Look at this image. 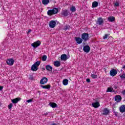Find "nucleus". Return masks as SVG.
Returning <instances> with one entry per match:
<instances>
[{
    "mask_svg": "<svg viewBox=\"0 0 125 125\" xmlns=\"http://www.w3.org/2000/svg\"><path fill=\"white\" fill-rule=\"evenodd\" d=\"M41 65V62L40 61H37L34 64H33L31 66V71H33V72H36V71H38V69L39 68V66Z\"/></svg>",
    "mask_w": 125,
    "mask_h": 125,
    "instance_id": "f257e3e1",
    "label": "nucleus"
},
{
    "mask_svg": "<svg viewBox=\"0 0 125 125\" xmlns=\"http://www.w3.org/2000/svg\"><path fill=\"white\" fill-rule=\"evenodd\" d=\"M81 39L84 42H87L89 40V35L88 33H84L82 34Z\"/></svg>",
    "mask_w": 125,
    "mask_h": 125,
    "instance_id": "f03ea898",
    "label": "nucleus"
},
{
    "mask_svg": "<svg viewBox=\"0 0 125 125\" xmlns=\"http://www.w3.org/2000/svg\"><path fill=\"white\" fill-rule=\"evenodd\" d=\"M58 12V9L57 8H54L52 10H49L47 12V14L49 16L53 15V14H56Z\"/></svg>",
    "mask_w": 125,
    "mask_h": 125,
    "instance_id": "7ed1b4c3",
    "label": "nucleus"
},
{
    "mask_svg": "<svg viewBox=\"0 0 125 125\" xmlns=\"http://www.w3.org/2000/svg\"><path fill=\"white\" fill-rule=\"evenodd\" d=\"M61 14L63 17H67L70 14V12L67 9L63 10L62 11Z\"/></svg>",
    "mask_w": 125,
    "mask_h": 125,
    "instance_id": "20e7f679",
    "label": "nucleus"
},
{
    "mask_svg": "<svg viewBox=\"0 0 125 125\" xmlns=\"http://www.w3.org/2000/svg\"><path fill=\"white\" fill-rule=\"evenodd\" d=\"M41 41H38L31 44V46H33L34 48H37V47L41 45Z\"/></svg>",
    "mask_w": 125,
    "mask_h": 125,
    "instance_id": "39448f33",
    "label": "nucleus"
},
{
    "mask_svg": "<svg viewBox=\"0 0 125 125\" xmlns=\"http://www.w3.org/2000/svg\"><path fill=\"white\" fill-rule=\"evenodd\" d=\"M6 62L7 65H9V66H12V65L14 64V60H13L12 58H10L7 59Z\"/></svg>",
    "mask_w": 125,
    "mask_h": 125,
    "instance_id": "423d86ee",
    "label": "nucleus"
},
{
    "mask_svg": "<svg viewBox=\"0 0 125 125\" xmlns=\"http://www.w3.org/2000/svg\"><path fill=\"white\" fill-rule=\"evenodd\" d=\"M70 58V56H67L66 54H62L61 56V60L62 61H66L67 59H69Z\"/></svg>",
    "mask_w": 125,
    "mask_h": 125,
    "instance_id": "0eeeda50",
    "label": "nucleus"
},
{
    "mask_svg": "<svg viewBox=\"0 0 125 125\" xmlns=\"http://www.w3.org/2000/svg\"><path fill=\"white\" fill-rule=\"evenodd\" d=\"M118 74V71L115 69H112L110 71V75L112 77H115Z\"/></svg>",
    "mask_w": 125,
    "mask_h": 125,
    "instance_id": "6e6552de",
    "label": "nucleus"
},
{
    "mask_svg": "<svg viewBox=\"0 0 125 125\" xmlns=\"http://www.w3.org/2000/svg\"><path fill=\"white\" fill-rule=\"evenodd\" d=\"M83 50L84 52H86V53H88L89 51H90V47L88 45H85L83 46Z\"/></svg>",
    "mask_w": 125,
    "mask_h": 125,
    "instance_id": "1a4fd4ad",
    "label": "nucleus"
},
{
    "mask_svg": "<svg viewBox=\"0 0 125 125\" xmlns=\"http://www.w3.org/2000/svg\"><path fill=\"white\" fill-rule=\"evenodd\" d=\"M48 81V79H47V78L46 77H43L42 78V79L40 81V83L41 84H44V83H46Z\"/></svg>",
    "mask_w": 125,
    "mask_h": 125,
    "instance_id": "9d476101",
    "label": "nucleus"
},
{
    "mask_svg": "<svg viewBox=\"0 0 125 125\" xmlns=\"http://www.w3.org/2000/svg\"><path fill=\"white\" fill-rule=\"evenodd\" d=\"M97 24L98 25H102L103 23H104V21H103V19L102 18H99L98 19V21H97Z\"/></svg>",
    "mask_w": 125,
    "mask_h": 125,
    "instance_id": "9b49d317",
    "label": "nucleus"
},
{
    "mask_svg": "<svg viewBox=\"0 0 125 125\" xmlns=\"http://www.w3.org/2000/svg\"><path fill=\"white\" fill-rule=\"evenodd\" d=\"M56 25V22L55 21H51L49 22V27L50 28H54Z\"/></svg>",
    "mask_w": 125,
    "mask_h": 125,
    "instance_id": "f8f14e48",
    "label": "nucleus"
},
{
    "mask_svg": "<svg viewBox=\"0 0 125 125\" xmlns=\"http://www.w3.org/2000/svg\"><path fill=\"white\" fill-rule=\"evenodd\" d=\"M75 40L78 44H81L83 42V39L80 37H75Z\"/></svg>",
    "mask_w": 125,
    "mask_h": 125,
    "instance_id": "ddd939ff",
    "label": "nucleus"
},
{
    "mask_svg": "<svg viewBox=\"0 0 125 125\" xmlns=\"http://www.w3.org/2000/svg\"><path fill=\"white\" fill-rule=\"evenodd\" d=\"M40 86L42 88H43L44 89H47L48 90H49V89H50V87H51L50 84H47L46 85H41Z\"/></svg>",
    "mask_w": 125,
    "mask_h": 125,
    "instance_id": "4468645a",
    "label": "nucleus"
},
{
    "mask_svg": "<svg viewBox=\"0 0 125 125\" xmlns=\"http://www.w3.org/2000/svg\"><path fill=\"white\" fill-rule=\"evenodd\" d=\"M110 113V110L108 109V108H104L103 111V115H104L105 116H107Z\"/></svg>",
    "mask_w": 125,
    "mask_h": 125,
    "instance_id": "2eb2a0df",
    "label": "nucleus"
},
{
    "mask_svg": "<svg viewBox=\"0 0 125 125\" xmlns=\"http://www.w3.org/2000/svg\"><path fill=\"white\" fill-rule=\"evenodd\" d=\"M21 100V98H16V99H14L12 100V102L13 104H16L19 102Z\"/></svg>",
    "mask_w": 125,
    "mask_h": 125,
    "instance_id": "dca6fc26",
    "label": "nucleus"
},
{
    "mask_svg": "<svg viewBox=\"0 0 125 125\" xmlns=\"http://www.w3.org/2000/svg\"><path fill=\"white\" fill-rule=\"evenodd\" d=\"M120 113H125V105L123 104L119 107Z\"/></svg>",
    "mask_w": 125,
    "mask_h": 125,
    "instance_id": "f3484780",
    "label": "nucleus"
},
{
    "mask_svg": "<svg viewBox=\"0 0 125 125\" xmlns=\"http://www.w3.org/2000/svg\"><path fill=\"white\" fill-rule=\"evenodd\" d=\"M122 100V97L120 95H117L115 97V101H117V102H121Z\"/></svg>",
    "mask_w": 125,
    "mask_h": 125,
    "instance_id": "a211bd4d",
    "label": "nucleus"
},
{
    "mask_svg": "<svg viewBox=\"0 0 125 125\" xmlns=\"http://www.w3.org/2000/svg\"><path fill=\"white\" fill-rule=\"evenodd\" d=\"M107 20L109 22H115V21H116V19L114 17L110 16L108 17Z\"/></svg>",
    "mask_w": 125,
    "mask_h": 125,
    "instance_id": "6ab92c4d",
    "label": "nucleus"
},
{
    "mask_svg": "<svg viewBox=\"0 0 125 125\" xmlns=\"http://www.w3.org/2000/svg\"><path fill=\"white\" fill-rule=\"evenodd\" d=\"M92 105V107H94V108H98V107L100 106L99 102L93 103Z\"/></svg>",
    "mask_w": 125,
    "mask_h": 125,
    "instance_id": "aec40b11",
    "label": "nucleus"
},
{
    "mask_svg": "<svg viewBox=\"0 0 125 125\" xmlns=\"http://www.w3.org/2000/svg\"><path fill=\"white\" fill-rule=\"evenodd\" d=\"M54 65L55 67H59L61 65V63L60 62L56 61L54 62Z\"/></svg>",
    "mask_w": 125,
    "mask_h": 125,
    "instance_id": "412c9836",
    "label": "nucleus"
},
{
    "mask_svg": "<svg viewBox=\"0 0 125 125\" xmlns=\"http://www.w3.org/2000/svg\"><path fill=\"white\" fill-rule=\"evenodd\" d=\"M49 106L52 107V108H56V107H57V104L55 103H50L49 104Z\"/></svg>",
    "mask_w": 125,
    "mask_h": 125,
    "instance_id": "4be33fe9",
    "label": "nucleus"
},
{
    "mask_svg": "<svg viewBox=\"0 0 125 125\" xmlns=\"http://www.w3.org/2000/svg\"><path fill=\"white\" fill-rule=\"evenodd\" d=\"M45 68L47 71H49V72L52 71V66H50V65H46Z\"/></svg>",
    "mask_w": 125,
    "mask_h": 125,
    "instance_id": "5701e85b",
    "label": "nucleus"
},
{
    "mask_svg": "<svg viewBox=\"0 0 125 125\" xmlns=\"http://www.w3.org/2000/svg\"><path fill=\"white\" fill-rule=\"evenodd\" d=\"M92 6L93 8L97 7V6H98V2H97L96 1H94L92 4Z\"/></svg>",
    "mask_w": 125,
    "mask_h": 125,
    "instance_id": "b1692460",
    "label": "nucleus"
},
{
    "mask_svg": "<svg viewBox=\"0 0 125 125\" xmlns=\"http://www.w3.org/2000/svg\"><path fill=\"white\" fill-rule=\"evenodd\" d=\"M42 3L44 4V5H46L49 3V0H42Z\"/></svg>",
    "mask_w": 125,
    "mask_h": 125,
    "instance_id": "393cba45",
    "label": "nucleus"
},
{
    "mask_svg": "<svg viewBox=\"0 0 125 125\" xmlns=\"http://www.w3.org/2000/svg\"><path fill=\"white\" fill-rule=\"evenodd\" d=\"M68 83H69V80H68V79H64L62 81V83L63 85H67Z\"/></svg>",
    "mask_w": 125,
    "mask_h": 125,
    "instance_id": "a878e982",
    "label": "nucleus"
},
{
    "mask_svg": "<svg viewBox=\"0 0 125 125\" xmlns=\"http://www.w3.org/2000/svg\"><path fill=\"white\" fill-rule=\"evenodd\" d=\"M70 11H71V12H76L77 9H76V7L73 6L71 7H70Z\"/></svg>",
    "mask_w": 125,
    "mask_h": 125,
    "instance_id": "bb28decb",
    "label": "nucleus"
},
{
    "mask_svg": "<svg viewBox=\"0 0 125 125\" xmlns=\"http://www.w3.org/2000/svg\"><path fill=\"white\" fill-rule=\"evenodd\" d=\"M71 28V26L69 25H66L64 26V30H65V31L67 30H70V28Z\"/></svg>",
    "mask_w": 125,
    "mask_h": 125,
    "instance_id": "cd10ccee",
    "label": "nucleus"
},
{
    "mask_svg": "<svg viewBox=\"0 0 125 125\" xmlns=\"http://www.w3.org/2000/svg\"><path fill=\"white\" fill-rule=\"evenodd\" d=\"M106 92H113V88L108 87L106 90Z\"/></svg>",
    "mask_w": 125,
    "mask_h": 125,
    "instance_id": "c85d7f7f",
    "label": "nucleus"
},
{
    "mask_svg": "<svg viewBox=\"0 0 125 125\" xmlns=\"http://www.w3.org/2000/svg\"><path fill=\"white\" fill-rule=\"evenodd\" d=\"M47 58V57L46 55H43L42 57V61H46V59Z\"/></svg>",
    "mask_w": 125,
    "mask_h": 125,
    "instance_id": "c756f323",
    "label": "nucleus"
},
{
    "mask_svg": "<svg viewBox=\"0 0 125 125\" xmlns=\"http://www.w3.org/2000/svg\"><path fill=\"white\" fill-rule=\"evenodd\" d=\"M91 77L92 79H97V75L93 74H91Z\"/></svg>",
    "mask_w": 125,
    "mask_h": 125,
    "instance_id": "7c9ffc66",
    "label": "nucleus"
},
{
    "mask_svg": "<svg viewBox=\"0 0 125 125\" xmlns=\"http://www.w3.org/2000/svg\"><path fill=\"white\" fill-rule=\"evenodd\" d=\"M13 106V104L11 103L8 106V108L9 110H11V108H12V106Z\"/></svg>",
    "mask_w": 125,
    "mask_h": 125,
    "instance_id": "2f4dec72",
    "label": "nucleus"
},
{
    "mask_svg": "<svg viewBox=\"0 0 125 125\" xmlns=\"http://www.w3.org/2000/svg\"><path fill=\"white\" fill-rule=\"evenodd\" d=\"M108 37H109V34H105V35L103 37L104 40H106V39H107V38H108Z\"/></svg>",
    "mask_w": 125,
    "mask_h": 125,
    "instance_id": "473e14b6",
    "label": "nucleus"
},
{
    "mask_svg": "<svg viewBox=\"0 0 125 125\" xmlns=\"http://www.w3.org/2000/svg\"><path fill=\"white\" fill-rule=\"evenodd\" d=\"M121 79H122V80H123V79H125V73L122 74L121 76H120Z\"/></svg>",
    "mask_w": 125,
    "mask_h": 125,
    "instance_id": "72a5a7b5",
    "label": "nucleus"
},
{
    "mask_svg": "<svg viewBox=\"0 0 125 125\" xmlns=\"http://www.w3.org/2000/svg\"><path fill=\"white\" fill-rule=\"evenodd\" d=\"M114 5L116 7L120 6V3H119L118 2H116V3H115Z\"/></svg>",
    "mask_w": 125,
    "mask_h": 125,
    "instance_id": "f704fd0d",
    "label": "nucleus"
},
{
    "mask_svg": "<svg viewBox=\"0 0 125 125\" xmlns=\"http://www.w3.org/2000/svg\"><path fill=\"white\" fill-rule=\"evenodd\" d=\"M26 102H27V103H31V102H33V99H30L28 100H27Z\"/></svg>",
    "mask_w": 125,
    "mask_h": 125,
    "instance_id": "c9c22d12",
    "label": "nucleus"
},
{
    "mask_svg": "<svg viewBox=\"0 0 125 125\" xmlns=\"http://www.w3.org/2000/svg\"><path fill=\"white\" fill-rule=\"evenodd\" d=\"M113 113L116 117H118V112L116 111H114Z\"/></svg>",
    "mask_w": 125,
    "mask_h": 125,
    "instance_id": "e433bc0d",
    "label": "nucleus"
},
{
    "mask_svg": "<svg viewBox=\"0 0 125 125\" xmlns=\"http://www.w3.org/2000/svg\"><path fill=\"white\" fill-rule=\"evenodd\" d=\"M86 82H87V83H90V79H87L86 80Z\"/></svg>",
    "mask_w": 125,
    "mask_h": 125,
    "instance_id": "4c0bfd02",
    "label": "nucleus"
},
{
    "mask_svg": "<svg viewBox=\"0 0 125 125\" xmlns=\"http://www.w3.org/2000/svg\"><path fill=\"white\" fill-rule=\"evenodd\" d=\"M49 113V112H44L43 113V115H44V116H47V115H48Z\"/></svg>",
    "mask_w": 125,
    "mask_h": 125,
    "instance_id": "58836bf2",
    "label": "nucleus"
},
{
    "mask_svg": "<svg viewBox=\"0 0 125 125\" xmlns=\"http://www.w3.org/2000/svg\"><path fill=\"white\" fill-rule=\"evenodd\" d=\"M31 32H32V30L29 29V30H28V32H27V34H30V33H31Z\"/></svg>",
    "mask_w": 125,
    "mask_h": 125,
    "instance_id": "ea45409f",
    "label": "nucleus"
},
{
    "mask_svg": "<svg viewBox=\"0 0 125 125\" xmlns=\"http://www.w3.org/2000/svg\"><path fill=\"white\" fill-rule=\"evenodd\" d=\"M3 88V86H0V90H2Z\"/></svg>",
    "mask_w": 125,
    "mask_h": 125,
    "instance_id": "a19ab883",
    "label": "nucleus"
},
{
    "mask_svg": "<svg viewBox=\"0 0 125 125\" xmlns=\"http://www.w3.org/2000/svg\"><path fill=\"white\" fill-rule=\"evenodd\" d=\"M122 93L123 94H124V95H125V89L124 91H123Z\"/></svg>",
    "mask_w": 125,
    "mask_h": 125,
    "instance_id": "79ce46f5",
    "label": "nucleus"
},
{
    "mask_svg": "<svg viewBox=\"0 0 125 125\" xmlns=\"http://www.w3.org/2000/svg\"><path fill=\"white\" fill-rule=\"evenodd\" d=\"M122 68H123V69H125V65H123Z\"/></svg>",
    "mask_w": 125,
    "mask_h": 125,
    "instance_id": "37998d69",
    "label": "nucleus"
},
{
    "mask_svg": "<svg viewBox=\"0 0 125 125\" xmlns=\"http://www.w3.org/2000/svg\"><path fill=\"white\" fill-rule=\"evenodd\" d=\"M118 87H117V86H114V88L116 89Z\"/></svg>",
    "mask_w": 125,
    "mask_h": 125,
    "instance_id": "c03bdc74",
    "label": "nucleus"
},
{
    "mask_svg": "<svg viewBox=\"0 0 125 125\" xmlns=\"http://www.w3.org/2000/svg\"><path fill=\"white\" fill-rule=\"evenodd\" d=\"M0 106H1V104L0 103Z\"/></svg>",
    "mask_w": 125,
    "mask_h": 125,
    "instance_id": "a18cd8bd",
    "label": "nucleus"
},
{
    "mask_svg": "<svg viewBox=\"0 0 125 125\" xmlns=\"http://www.w3.org/2000/svg\"><path fill=\"white\" fill-rule=\"evenodd\" d=\"M43 69V70H45V68H42Z\"/></svg>",
    "mask_w": 125,
    "mask_h": 125,
    "instance_id": "49530a36",
    "label": "nucleus"
},
{
    "mask_svg": "<svg viewBox=\"0 0 125 125\" xmlns=\"http://www.w3.org/2000/svg\"><path fill=\"white\" fill-rule=\"evenodd\" d=\"M83 44H85V43H84V42H83Z\"/></svg>",
    "mask_w": 125,
    "mask_h": 125,
    "instance_id": "de8ad7c7",
    "label": "nucleus"
},
{
    "mask_svg": "<svg viewBox=\"0 0 125 125\" xmlns=\"http://www.w3.org/2000/svg\"><path fill=\"white\" fill-rule=\"evenodd\" d=\"M121 71L122 72V71H123V70H121Z\"/></svg>",
    "mask_w": 125,
    "mask_h": 125,
    "instance_id": "09e8293b",
    "label": "nucleus"
}]
</instances>
